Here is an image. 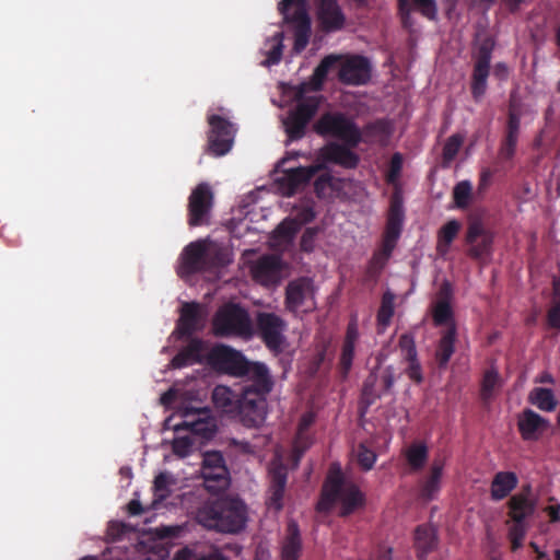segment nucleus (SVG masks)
Returning a JSON list of instances; mask_svg holds the SVG:
<instances>
[{"label":"nucleus","mask_w":560,"mask_h":560,"mask_svg":"<svg viewBox=\"0 0 560 560\" xmlns=\"http://www.w3.org/2000/svg\"><path fill=\"white\" fill-rule=\"evenodd\" d=\"M197 522L207 529L237 534L246 527L248 508L235 495H222L205 501L196 512Z\"/></svg>","instance_id":"obj_1"},{"label":"nucleus","mask_w":560,"mask_h":560,"mask_svg":"<svg viewBox=\"0 0 560 560\" xmlns=\"http://www.w3.org/2000/svg\"><path fill=\"white\" fill-rule=\"evenodd\" d=\"M240 378L244 381L241 393L246 406L245 417L262 424L268 415V396L275 387L270 369L264 362L250 361Z\"/></svg>","instance_id":"obj_2"},{"label":"nucleus","mask_w":560,"mask_h":560,"mask_svg":"<svg viewBox=\"0 0 560 560\" xmlns=\"http://www.w3.org/2000/svg\"><path fill=\"white\" fill-rule=\"evenodd\" d=\"M337 502L340 503V516L342 517L352 514L365 504V497L359 487L352 482H346L339 468L329 470L323 485L317 509L329 511Z\"/></svg>","instance_id":"obj_3"},{"label":"nucleus","mask_w":560,"mask_h":560,"mask_svg":"<svg viewBox=\"0 0 560 560\" xmlns=\"http://www.w3.org/2000/svg\"><path fill=\"white\" fill-rule=\"evenodd\" d=\"M340 62L338 80L346 85H365L371 80L372 66L370 60L360 55L346 58L337 55H328L322 59L313 73V82L316 89H320L330 69Z\"/></svg>","instance_id":"obj_4"},{"label":"nucleus","mask_w":560,"mask_h":560,"mask_svg":"<svg viewBox=\"0 0 560 560\" xmlns=\"http://www.w3.org/2000/svg\"><path fill=\"white\" fill-rule=\"evenodd\" d=\"M211 329L219 338L248 339L253 336V324L247 310L233 302L224 303L218 308L212 318Z\"/></svg>","instance_id":"obj_5"},{"label":"nucleus","mask_w":560,"mask_h":560,"mask_svg":"<svg viewBox=\"0 0 560 560\" xmlns=\"http://www.w3.org/2000/svg\"><path fill=\"white\" fill-rule=\"evenodd\" d=\"M313 128L317 135L337 138L350 148H357L362 141L360 128L342 113L323 114Z\"/></svg>","instance_id":"obj_6"},{"label":"nucleus","mask_w":560,"mask_h":560,"mask_svg":"<svg viewBox=\"0 0 560 560\" xmlns=\"http://www.w3.org/2000/svg\"><path fill=\"white\" fill-rule=\"evenodd\" d=\"M395 380V368L393 365L382 366L378 358L377 365L371 370L362 386L359 407L362 416L378 399L392 392Z\"/></svg>","instance_id":"obj_7"},{"label":"nucleus","mask_w":560,"mask_h":560,"mask_svg":"<svg viewBox=\"0 0 560 560\" xmlns=\"http://www.w3.org/2000/svg\"><path fill=\"white\" fill-rule=\"evenodd\" d=\"M495 43L493 38H483L477 51L474 55V67L470 80V92L475 102H480L487 92L488 78L490 74V65L492 59V51Z\"/></svg>","instance_id":"obj_8"},{"label":"nucleus","mask_w":560,"mask_h":560,"mask_svg":"<svg viewBox=\"0 0 560 560\" xmlns=\"http://www.w3.org/2000/svg\"><path fill=\"white\" fill-rule=\"evenodd\" d=\"M304 4L305 0H281L278 4L284 20L294 24V49L298 52L305 49L311 35V19Z\"/></svg>","instance_id":"obj_9"},{"label":"nucleus","mask_w":560,"mask_h":560,"mask_svg":"<svg viewBox=\"0 0 560 560\" xmlns=\"http://www.w3.org/2000/svg\"><path fill=\"white\" fill-rule=\"evenodd\" d=\"M284 305L294 314L312 312L316 306L313 280L307 277L291 280L285 288Z\"/></svg>","instance_id":"obj_10"},{"label":"nucleus","mask_w":560,"mask_h":560,"mask_svg":"<svg viewBox=\"0 0 560 560\" xmlns=\"http://www.w3.org/2000/svg\"><path fill=\"white\" fill-rule=\"evenodd\" d=\"M201 475L208 491H225L231 482L230 472L220 452H208L203 456Z\"/></svg>","instance_id":"obj_11"},{"label":"nucleus","mask_w":560,"mask_h":560,"mask_svg":"<svg viewBox=\"0 0 560 560\" xmlns=\"http://www.w3.org/2000/svg\"><path fill=\"white\" fill-rule=\"evenodd\" d=\"M213 198L211 187L207 183H200L192 189L187 206V223L190 228L209 224Z\"/></svg>","instance_id":"obj_12"},{"label":"nucleus","mask_w":560,"mask_h":560,"mask_svg":"<svg viewBox=\"0 0 560 560\" xmlns=\"http://www.w3.org/2000/svg\"><path fill=\"white\" fill-rule=\"evenodd\" d=\"M210 126L208 132V151L215 155L222 156L226 154L233 145L236 129L234 125L220 115L208 116Z\"/></svg>","instance_id":"obj_13"},{"label":"nucleus","mask_w":560,"mask_h":560,"mask_svg":"<svg viewBox=\"0 0 560 560\" xmlns=\"http://www.w3.org/2000/svg\"><path fill=\"white\" fill-rule=\"evenodd\" d=\"M209 363L234 377H241L246 372V368L250 363L241 351L230 346L219 345L211 349L208 355Z\"/></svg>","instance_id":"obj_14"},{"label":"nucleus","mask_w":560,"mask_h":560,"mask_svg":"<svg viewBox=\"0 0 560 560\" xmlns=\"http://www.w3.org/2000/svg\"><path fill=\"white\" fill-rule=\"evenodd\" d=\"M212 401L217 408L237 417L244 427L258 428L261 425L260 422L247 420L245 417L246 406L241 392L236 394L228 386L218 385L212 392Z\"/></svg>","instance_id":"obj_15"},{"label":"nucleus","mask_w":560,"mask_h":560,"mask_svg":"<svg viewBox=\"0 0 560 560\" xmlns=\"http://www.w3.org/2000/svg\"><path fill=\"white\" fill-rule=\"evenodd\" d=\"M257 327L266 347L271 351H280L284 341L282 331L285 322L275 313H260L257 317Z\"/></svg>","instance_id":"obj_16"},{"label":"nucleus","mask_w":560,"mask_h":560,"mask_svg":"<svg viewBox=\"0 0 560 560\" xmlns=\"http://www.w3.org/2000/svg\"><path fill=\"white\" fill-rule=\"evenodd\" d=\"M493 240V233L486 229L481 221L475 220L470 222L465 237L466 243L470 246L468 255L475 259L490 255Z\"/></svg>","instance_id":"obj_17"},{"label":"nucleus","mask_w":560,"mask_h":560,"mask_svg":"<svg viewBox=\"0 0 560 560\" xmlns=\"http://www.w3.org/2000/svg\"><path fill=\"white\" fill-rule=\"evenodd\" d=\"M405 220V210L402 197L398 191H395L390 198L389 209L385 231L383 233L382 243L389 244L396 247L397 242L401 235L402 225Z\"/></svg>","instance_id":"obj_18"},{"label":"nucleus","mask_w":560,"mask_h":560,"mask_svg":"<svg viewBox=\"0 0 560 560\" xmlns=\"http://www.w3.org/2000/svg\"><path fill=\"white\" fill-rule=\"evenodd\" d=\"M282 260L277 255H264L252 268L253 278L262 285H272L279 282L282 272Z\"/></svg>","instance_id":"obj_19"},{"label":"nucleus","mask_w":560,"mask_h":560,"mask_svg":"<svg viewBox=\"0 0 560 560\" xmlns=\"http://www.w3.org/2000/svg\"><path fill=\"white\" fill-rule=\"evenodd\" d=\"M207 248L202 241L188 244L182 253L179 276L194 275L206 268Z\"/></svg>","instance_id":"obj_20"},{"label":"nucleus","mask_w":560,"mask_h":560,"mask_svg":"<svg viewBox=\"0 0 560 560\" xmlns=\"http://www.w3.org/2000/svg\"><path fill=\"white\" fill-rule=\"evenodd\" d=\"M517 428L524 441H537L540 434L549 428V421L534 410L526 408L518 416Z\"/></svg>","instance_id":"obj_21"},{"label":"nucleus","mask_w":560,"mask_h":560,"mask_svg":"<svg viewBox=\"0 0 560 560\" xmlns=\"http://www.w3.org/2000/svg\"><path fill=\"white\" fill-rule=\"evenodd\" d=\"M315 167L300 166L284 171L276 182L284 196H292L300 187L307 184L315 176Z\"/></svg>","instance_id":"obj_22"},{"label":"nucleus","mask_w":560,"mask_h":560,"mask_svg":"<svg viewBox=\"0 0 560 560\" xmlns=\"http://www.w3.org/2000/svg\"><path fill=\"white\" fill-rule=\"evenodd\" d=\"M444 469V462L442 459H434L429 475L418 482V498L423 502H430L436 499L441 490V480Z\"/></svg>","instance_id":"obj_23"},{"label":"nucleus","mask_w":560,"mask_h":560,"mask_svg":"<svg viewBox=\"0 0 560 560\" xmlns=\"http://www.w3.org/2000/svg\"><path fill=\"white\" fill-rule=\"evenodd\" d=\"M318 5V21L323 31L330 33L339 31L345 25V15L337 0H315Z\"/></svg>","instance_id":"obj_24"},{"label":"nucleus","mask_w":560,"mask_h":560,"mask_svg":"<svg viewBox=\"0 0 560 560\" xmlns=\"http://www.w3.org/2000/svg\"><path fill=\"white\" fill-rule=\"evenodd\" d=\"M457 340V327L451 325L440 332V338L434 349V361L439 370L444 371L455 353Z\"/></svg>","instance_id":"obj_25"},{"label":"nucleus","mask_w":560,"mask_h":560,"mask_svg":"<svg viewBox=\"0 0 560 560\" xmlns=\"http://www.w3.org/2000/svg\"><path fill=\"white\" fill-rule=\"evenodd\" d=\"M303 550L302 536L299 524L289 520L285 534L280 542V560H300Z\"/></svg>","instance_id":"obj_26"},{"label":"nucleus","mask_w":560,"mask_h":560,"mask_svg":"<svg viewBox=\"0 0 560 560\" xmlns=\"http://www.w3.org/2000/svg\"><path fill=\"white\" fill-rule=\"evenodd\" d=\"M351 149L346 143L330 142L322 149V158L325 162L352 170L359 165L360 158Z\"/></svg>","instance_id":"obj_27"},{"label":"nucleus","mask_w":560,"mask_h":560,"mask_svg":"<svg viewBox=\"0 0 560 560\" xmlns=\"http://www.w3.org/2000/svg\"><path fill=\"white\" fill-rule=\"evenodd\" d=\"M200 305L196 302L185 303L182 306L175 334L180 338H194L192 335L200 329Z\"/></svg>","instance_id":"obj_28"},{"label":"nucleus","mask_w":560,"mask_h":560,"mask_svg":"<svg viewBox=\"0 0 560 560\" xmlns=\"http://www.w3.org/2000/svg\"><path fill=\"white\" fill-rule=\"evenodd\" d=\"M269 477L270 485L268 489V505L276 511H280L283 508L288 470L282 464L275 465L269 470Z\"/></svg>","instance_id":"obj_29"},{"label":"nucleus","mask_w":560,"mask_h":560,"mask_svg":"<svg viewBox=\"0 0 560 560\" xmlns=\"http://www.w3.org/2000/svg\"><path fill=\"white\" fill-rule=\"evenodd\" d=\"M188 343L179 349L177 354L171 360L170 366L173 369H183L203 361L206 345L200 338H187Z\"/></svg>","instance_id":"obj_30"},{"label":"nucleus","mask_w":560,"mask_h":560,"mask_svg":"<svg viewBox=\"0 0 560 560\" xmlns=\"http://www.w3.org/2000/svg\"><path fill=\"white\" fill-rule=\"evenodd\" d=\"M438 546V536L431 525H419L415 529V547L419 560H425L427 556Z\"/></svg>","instance_id":"obj_31"},{"label":"nucleus","mask_w":560,"mask_h":560,"mask_svg":"<svg viewBox=\"0 0 560 560\" xmlns=\"http://www.w3.org/2000/svg\"><path fill=\"white\" fill-rule=\"evenodd\" d=\"M509 517L513 523H525L535 512V503L524 493H517L508 502Z\"/></svg>","instance_id":"obj_32"},{"label":"nucleus","mask_w":560,"mask_h":560,"mask_svg":"<svg viewBox=\"0 0 560 560\" xmlns=\"http://www.w3.org/2000/svg\"><path fill=\"white\" fill-rule=\"evenodd\" d=\"M517 476L513 471L497 472L490 487L491 499L494 501L505 499L517 487Z\"/></svg>","instance_id":"obj_33"},{"label":"nucleus","mask_w":560,"mask_h":560,"mask_svg":"<svg viewBox=\"0 0 560 560\" xmlns=\"http://www.w3.org/2000/svg\"><path fill=\"white\" fill-rule=\"evenodd\" d=\"M528 401L541 411H553L558 401L551 388L534 387L528 395Z\"/></svg>","instance_id":"obj_34"},{"label":"nucleus","mask_w":560,"mask_h":560,"mask_svg":"<svg viewBox=\"0 0 560 560\" xmlns=\"http://www.w3.org/2000/svg\"><path fill=\"white\" fill-rule=\"evenodd\" d=\"M460 230V223L457 220L447 221L438 233L436 250L441 255H445L451 247V244L456 238Z\"/></svg>","instance_id":"obj_35"},{"label":"nucleus","mask_w":560,"mask_h":560,"mask_svg":"<svg viewBox=\"0 0 560 560\" xmlns=\"http://www.w3.org/2000/svg\"><path fill=\"white\" fill-rule=\"evenodd\" d=\"M173 560H231L219 548H211L208 551L197 552L188 547L176 551Z\"/></svg>","instance_id":"obj_36"},{"label":"nucleus","mask_w":560,"mask_h":560,"mask_svg":"<svg viewBox=\"0 0 560 560\" xmlns=\"http://www.w3.org/2000/svg\"><path fill=\"white\" fill-rule=\"evenodd\" d=\"M405 457L411 470L419 471L429 458L428 446L422 442H415L407 448Z\"/></svg>","instance_id":"obj_37"},{"label":"nucleus","mask_w":560,"mask_h":560,"mask_svg":"<svg viewBox=\"0 0 560 560\" xmlns=\"http://www.w3.org/2000/svg\"><path fill=\"white\" fill-rule=\"evenodd\" d=\"M395 312V294L390 291L384 292L381 301V306L377 311L376 322L377 326L383 330L388 327Z\"/></svg>","instance_id":"obj_38"},{"label":"nucleus","mask_w":560,"mask_h":560,"mask_svg":"<svg viewBox=\"0 0 560 560\" xmlns=\"http://www.w3.org/2000/svg\"><path fill=\"white\" fill-rule=\"evenodd\" d=\"M394 249V246L382 243L381 247L373 254L370 260L368 268V272L370 276H377L378 273H381V271L386 266L388 259L390 258Z\"/></svg>","instance_id":"obj_39"},{"label":"nucleus","mask_w":560,"mask_h":560,"mask_svg":"<svg viewBox=\"0 0 560 560\" xmlns=\"http://www.w3.org/2000/svg\"><path fill=\"white\" fill-rule=\"evenodd\" d=\"M319 107V100L316 96H310L306 98L301 100L295 108L290 112V114L296 116L298 118H301L305 120L306 122H310L312 118L315 116Z\"/></svg>","instance_id":"obj_40"},{"label":"nucleus","mask_w":560,"mask_h":560,"mask_svg":"<svg viewBox=\"0 0 560 560\" xmlns=\"http://www.w3.org/2000/svg\"><path fill=\"white\" fill-rule=\"evenodd\" d=\"M501 386V378L498 371L494 368L488 369L483 373L480 388V397L483 401H488L492 398L494 389Z\"/></svg>","instance_id":"obj_41"},{"label":"nucleus","mask_w":560,"mask_h":560,"mask_svg":"<svg viewBox=\"0 0 560 560\" xmlns=\"http://www.w3.org/2000/svg\"><path fill=\"white\" fill-rule=\"evenodd\" d=\"M432 319L435 326L456 325L454 320V312L451 304L445 302H435L432 308Z\"/></svg>","instance_id":"obj_42"},{"label":"nucleus","mask_w":560,"mask_h":560,"mask_svg":"<svg viewBox=\"0 0 560 560\" xmlns=\"http://www.w3.org/2000/svg\"><path fill=\"white\" fill-rule=\"evenodd\" d=\"M472 196V185L469 180H460L453 188V200L457 209H467Z\"/></svg>","instance_id":"obj_43"},{"label":"nucleus","mask_w":560,"mask_h":560,"mask_svg":"<svg viewBox=\"0 0 560 560\" xmlns=\"http://www.w3.org/2000/svg\"><path fill=\"white\" fill-rule=\"evenodd\" d=\"M520 126H521V116L520 114L510 108L505 128V135L502 142L515 145L517 144L518 135H520Z\"/></svg>","instance_id":"obj_44"},{"label":"nucleus","mask_w":560,"mask_h":560,"mask_svg":"<svg viewBox=\"0 0 560 560\" xmlns=\"http://www.w3.org/2000/svg\"><path fill=\"white\" fill-rule=\"evenodd\" d=\"M283 125L289 139L294 141L304 137L308 122L289 113Z\"/></svg>","instance_id":"obj_45"},{"label":"nucleus","mask_w":560,"mask_h":560,"mask_svg":"<svg viewBox=\"0 0 560 560\" xmlns=\"http://www.w3.org/2000/svg\"><path fill=\"white\" fill-rule=\"evenodd\" d=\"M398 347L405 361H415L418 358L415 335L412 332L400 335Z\"/></svg>","instance_id":"obj_46"},{"label":"nucleus","mask_w":560,"mask_h":560,"mask_svg":"<svg viewBox=\"0 0 560 560\" xmlns=\"http://www.w3.org/2000/svg\"><path fill=\"white\" fill-rule=\"evenodd\" d=\"M174 430L176 432H178L180 430H187L194 434H197V435H200L203 438H209L212 433V429L209 428V422L203 421L201 419H198V420L191 421V422L183 421L178 424H175Z\"/></svg>","instance_id":"obj_47"},{"label":"nucleus","mask_w":560,"mask_h":560,"mask_svg":"<svg viewBox=\"0 0 560 560\" xmlns=\"http://www.w3.org/2000/svg\"><path fill=\"white\" fill-rule=\"evenodd\" d=\"M355 456L359 466L364 471L371 470L377 458L375 452L369 448L365 443H360L358 445Z\"/></svg>","instance_id":"obj_48"},{"label":"nucleus","mask_w":560,"mask_h":560,"mask_svg":"<svg viewBox=\"0 0 560 560\" xmlns=\"http://www.w3.org/2000/svg\"><path fill=\"white\" fill-rule=\"evenodd\" d=\"M354 350H355V343L346 342V341L342 342V348H341V353H340V359H339V368H340V373L342 374L343 377L348 376V374L352 368Z\"/></svg>","instance_id":"obj_49"},{"label":"nucleus","mask_w":560,"mask_h":560,"mask_svg":"<svg viewBox=\"0 0 560 560\" xmlns=\"http://www.w3.org/2000/svg\"><path fill=\"white\" fill-rule=\"evenodd\" d=\"M413 10L430 21L436 20L438 5L435 0H409Z\"/></svg>","instance_id":"obj_50"},{"label":"nucleus","mask_w":560,"mask_h":560,"mask_svg":"<svg viewBox=\"0 0 560 560\" xmlns=\"http://www.w3.org/2000/svg\"><path fill=\"white\" fill-rule=\"evenodd\" d=\"M299 226L293 220L282 221L275 230V235L282 242H291L298 233Z\"/></svg>","instance_id":"obj_51"},{"label":"nucleus","mask_w":560,"mask_h":560,"mask_svg":"<svg viewBox=\"0 0 560 560\" xmlns=\"http://www.w3.org/2000/svg\"><path fill=\"white\" fill-rule=\"evenodd\" d=\"M463 143V138L459 135H453L451 136L444 147H443V159L446 162H451L455 159L457 155L460 145Z\"/></svg>","instance_id":"obj_52"},{"label":"nucleus","mask_w":560,"mask_h":560,"mask_svg":"<svg viewBox=\"0 0 560 560\" xmlns=\"http://www.w3.org/2000/svg\"><path fill=\"white\" fill-rule=\"evenodd\" d=\"M398 15L404 28L411 30L415 21L412 19V7L409 0H397Z\"/></svg>","instance_id":"obj_53"},{"label":"nucleus","mask_w":560,"mask_h":560,"mask_svg":"<svg viewBox=\"0 0 560 560\" xmlns=\"http://www.w3.org/2000/svg\"><path fill=\"white\" fill-rule=\"evenodd\" d=\"M194 445V441L189 436H179L173 441L172 450L173 453L179 457L187 456Z\"/></svg>","instance_id":"obj_54"},{"label":"nucleus","mask_w":560,"mask_h":560,"mask_svg":"<svg viewBox=\"0 0 560 560\" xmlns=\"http://www.w3.org/2000/svg\"><path fill=\"white\" fill-rule=\"evenodd\" d=\"M170 476L166 472H160L153 481L154 494L161 499H165L170 492Z\"/></svg>","instance_id":"obj_55"},{"label":"nucleus","mask_w":560,"mask_h":560,"mask_svg":"<svg viewBox=\"0 0 560 560\" xmlns=\"http://www.w3.org/2000/svg\"><path fill=\"white\" fill-rule=\"evenodd\" d=\"M402 168V155L398 152L394 153L390 159L389 170L386 178L388 183H394L400 175Z\"/></svg>","instance_id":"obj_56"},{"label":"nucleus","mask_w":560,"mask_h":560,"mask_svg":"<svg viewBox=\"0 0 560 560\" xmlns=\"http://www.w3.org/2000/svg\"><path fill=\"white\" fill-rule=\"evenodd\" d=\"M316 236H317V229L307 228L301 236V241H300L301 250H303L305 253L313 252L314 247H315Z\"/></svg>","instance_id":"obj_57"},{"label":"nucleus","mask_w":560,"mask_h":560,"mask_svg":"<svg viewBox=\"0 0 560 560\" xmlns=\"http://www.w3.org/2000/svg\"><path fill=\"white\" fill-rule=\"evenodd\" d=\"M275 39L277 40V44L269 50V52L267 55V62H268V65H277V63H279L280 60H281V57H282V48H283L282 39H283V34L282 33H277L275 35Z\"/></svg>","instance_id":"obj_58"},{"label":"nucleus","mask_w":560,"mask_h":560,"mask_svg":"<svg viewBox=\"0 0 560 560\" xmlns=\"http://www.w3.org/2000/svg\"><path fill=\"white\" fill-rule=\"evenodd\" d=\"M408 366L406 368V374L407 376L415 382L416 384H420L423 381V374H422V368L421 364L417 359L415 361H407Z\"/></svg>","instance_id":"obj_59"},{"label":"nucleus","mask_w":560,"mask_h":560,"mask_svg":"<svg viewBox=\"0 0 560 560\" xmlns=\"http://www.w3.org/2000/svg\"><path fill=\"white\" fill-rule=\"evenodd\" d=\"M312 444V438L308 434V431L303 432V435L300 434V430L296 431V435L294 439V450L303 454Z\"/></svg>","instance_id":"obj_60"},{"label":"nucleus","mask_w":560,"mask_h":560,"mask_svg":"<svg viewBox=\"0 0 560 560\" xmlns=\"http://www.w3.org/2000/svg\"><path fill=\"white\" fill-rule=\"evenodd\" d=\"M453 299V287L448 281H444L438 292L436 302H445L451 304Z\"/></svg>","instance_id":"obj_61"},{"label":"nucleus","mask_w":560,"mask_h":560,"mask_svg":"<svg viewBox=\"0 0 560 560\" xmlns=\"http://www.w3.org/2000/svg\"><path fill=\"white\" fill-rule=\"evenodd\" d=\"M331 186V176L329 175H320L318 178H316L314 183L315 192L318 197H322L325 195L326 188Z\"/></svg>","instance_id":"obj_62"},{"label":"nucleus","mask_w":560,"mask_h":560,"mask_svg":"<svg viewBox=\"0 0 560 560\" xmlns=\"http://www.w3.org/2000/svg\"><path fill=\"white\" fill-rule=\"evenodd\" d=\"M493 171L486 167L482 168L479 176V183H478V191H485L491 184L492 177H493Z\"/></svg>","instance_id":"obj_63"},{"label":"nucleus","mask_w":560,"mask_h":560,"mask_svg":"<svg viewBox=\"0 0 560 560\" xmlns=\"http://www.w3.org/2000/svg\"><path fill=\"white\" fill-rule=\"evenodd\" d=\"M547 318L550 327L560 329V303L549 310Z\"/></svg>","instance_id":"obj_64"}]
</instances>
